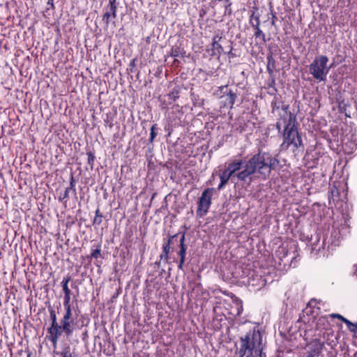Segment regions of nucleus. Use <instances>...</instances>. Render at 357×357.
<instances>
[{
	"label": "nucleus",
	"instance_id": "a19ab883",
	"mask_svg": "<svg viewBox=\"0 0 357 357\" xmlns=\"http://www.w3.org/2000/svg\"><path fill=\"white\" fill-rule=\"evenodd\" d=\"M102 218L96 216L94 220H93V224H97V225H100L102 223Z\"/></svg>",
	"mask_w": 357,
	"mask_h": 357
},
{
	"label": "nucleus",
	"instance_id": "79ce46f5",
	"mask_svg": "<svg viewBox=\"0 0 357 357\" xmlns=\"http://www.w3.org/2000/svg\"><path fill=\"white\" fill-rule=\"evenodd\" d=\"M271 15H272V17H271V24H272L273 26H275V21H276V20H277L276 15H275V13H271Z\"/></svg>",
	"mask_w": 357,
	"mask_h": 357
},
{
	"label": "nucleus",
	"instance_id": "3c124183",
	"mask_svg": "<svg viewBox=\"0 0 357 357\" xmlns=\"http://www.w3.org/2000/svg\"><path fill=\"white\" fill-rule=\"evenodd\" d=\"M70 357H72V356H71V354H70Z\"/></svg>",
	"mask_w": 357,
	"mask_h": 357
},
{
	"label": "nucleus",
	"instance_id": "423d86ee",
	"mask_svg": "<svg viewBox=\"0 0 357 357\" xmlns=\"http://www.w3.org/2000/svg\"><path fill=\"white\" fill-rule=\"evenodd\" d=\"M50 314L51 326L47 328V332L50 334L49 340L52 343L54 347H56L59 337L63 333L61 328V324L60 325L57 322L56 314L52 307H49Z\"/></svg>",
	"mask_w": 357,
	"mask_h": 357
},
{
	"label": "nucleus",
	"instance_id": "4c0bfd02",
	"mask_svg": "<svg viewBox=\"0 0 357 357\" xmlns=\"http://www.w3.org/2000/svg\"><path fill=\"white\" fill-rule=\"evenodd\" d=\"M71 280V276L68 275L64 277L61 282V284H67L68 285L70 281Z\"/></svg>",
	"mask_w": 357,
	"mask_h": 357
},
{
	"label": "nucleus",
	"instance_id": "a878e982",
	"mask_svg": "<svg viewBox=\"0 0 357 357\" xmlns=\"http://www.w3.org/2000/svg\"><path fill=\"white\" fill-rule=\"evenodd\" d=\"M268 89H272V91L269 92L271 95H275L277 92V89L275 88V81L274 78H272L270 82L267 84Z\"/></svg>",
	"mask_w": 357,
	"mask_h": 357
},
{
	"label": "nucleus",
	"instance_id": "2f4dec72",
	"mask_svg": "<svg viewBox=\"0 0 357 357\" xmlns=\"http://www.w3.org/2000/svg\"><path fill=\"white\" fill-rule=\"evenodd\" d=\"M70 188V190H73L75 194H76V188H75V180L73 176V174L71 173L70 178V186L68 188Z\"/></svg>",
	"mask_w": 357,
	"mask_h": 357
},
{
	"label": "nucleus",
	"instance_id": "58836bf2",
	"mask_svg": "<svg viewBox=\"0 0 357 357\" xmlns=\"http://www.w3.org/2000/svg\"><path fill=\"white\" fill-rule=\"evenodd\" d=\"M243 311V306L242 305L237 304V309H236V313L235 314V316H240Z\"/></svg>",
	"mask_w": 357,
	"mask_h": 357
},
{
	"label": "nucleus",
	"instance_id": "a211bd4d",
	"mask_svg": "<svg viewBox=\"0 0 357 357\" xmlns=\"http://www.w3.org/2000/svg\"><path fill=\"white\" fill-rule=\"evenodd\" d=\"M222 39V36L219 35H215L213 36L212 40V50H217L218 54L220 55L223 52V47L222 45L219 43L220 40Z\"/></svg>",
	"mask_w": 357,
	"mask_h": 357
},
{
	"label": "nucleus",
	"instance_id": "412c9836",
	"mask_svg": "<svg viewBox=\"0 0 357 357\" xmlns=\"http://www.w3.org/2000/svg\"><path fill=\"white\" fill-rule=\"evenodd\" d=\"M101 257V243H98L93 245L91 248V258L98 259Z\"/></svg>",
	"mask_w": 357,
	"mask_h": 357
},
{
	"label": "nucleus",
	"instance_id": "f704fd0d",
	"mask_svg": "<svg viewBox=\"0 0 357 357\" xmlns=\"http://www.w3.org/2000/svg\"><path fill=\"white\" fill-rule=\"evenodd\" d=\"M320 354L310 349L307 350L305 356L304 357H319Z\"/></svg>",
	"mask_w": 357,
	"mask_h": 357
},
{
	"label": "nucleus",
	"instance_id": "c756f323",
	"mask_svg": "<svg viewBox=\"0 0 357 357\" xmlns=\"http://www.w3.org/2000/svg\"><path fill=\"white\" fill-rule=\"evenodd\" d=\"M71 296H72V294H64L63 301V307L72 306Z\"/></svg>",
	"mask_w": 357,
	"mask_h": 357
},
{
	"label": "nucleus",
	"instance_id": "7ed1b4c3",
	"mask_svg": "<svg viewBox=\"0 0 357 357\" xmlns=\"http://www.w3.org/2000/svg\"><path fill=\"white\" fill-rule=\"evenodd\" d=\"M260 351H263V347L262 335L259 331L253 328L240 338V357H253L254 354H257Z\"/></svg>",
	"mask_w": 357,
	"mask_h": 357
},
{
	"label": "nucleus",
	"instance_id": "ea45409f",
	"mask_svg": "<svg viewBox=\"0 0 357 357\" xmlns=\"http://www.w3.org/2000/svg\"><path fill=\"white\" fill-rule=\"evenodd\" d=\"M320 302H317L316 299H311L310 302L308 303L309 307H314L317 303H319Z\"/></svg>",
	"mask_w": 357,
	"mask_h": 357
},
{
	"label": "nucleus",
	"instance_id": "6e6552de",
	"mask_svg": "<svg viewBox=\"0 0 357 357\" xmlns=\"http://www.w3.org/2000/svg\"><path fill=\"white\" fill-rule=\"evenodd\" d=\"M339 112L347 117H351L356 112V105L352 98H344L339 92L336 96Z\"/></svg>",
	"mask_w": 357,
	"mask_h": 357
},
{
	"label": "nucleus",
	"instance_id": "cd10ccee",
	"mask_svg": "<svg viewBox=\"0 0 357 357\" xmlns=\"http://www.w3.org/2000/svg\"><path fill=\"white\" fill-rule=\"evenodd\" d=\"M158 130L157 124H153L151 128L149 142H153L157 135L156 130Z\"/></svg>",
	"mask_w": 357,
	"mask_h": 357
},
{
	"label": "nucleus",
	"instance_id": "f8f14e48",
	"mask_svg": "<svg viewBox=\"0 0 357 357\" xmlns=\"http://www.w3.org/2000/svg\"><path fill=\"white\" fill-rule=\"evenodd\" d=\"M185 233L183 232L179 238V250L177 252L178 256L180 257L178 268L180 270H183V264L185 261V256L187 252L188 246L185 243Z\"/></svg>",
	"mask_w": 357,
	"mask_h": 357
},
{
	"label": "nucleus",
	"instance_id": "dca6fc26",
	"mask_svg": "<svg viewBox=\"0 0 357 357\" xmlns=\"http://www.w3.org/2000/svg\"><path fill=\"white\" fill-rule=\"evenodd\" d=\"M117 17V10L114 8L110 10V7L105 8V13L102 15V21L105 23L107 26L109 25L111 19H115Z\"/></svg>",
	"mask_w": 357,
	"mask_h": 357
},
{
	"label": "nucleus",
	"instance_id": "4468645a",
	"mask_svg": "<svg viewBox=\"0 0 357 357\" xmlns=\"http://www.w3.org/2000/svg\"><path fill=\"white\" fill-rule=\"evenodd\" d=\"M309 347V349L318 353L319 354H321L322 351L324 349V346L322 342H320V337H316L314 336V338L307 344Z\"/></svg>",
	"mask_w": 357,
	"mask_h": 357
},
{
	"label": "nucleus",
	"instance_id": "5701e85b",
	"mask_svg": "<svg viewBox=\"0 0 357 357\" xmlns=\"http://www.w3.org/2000/svg\"><path fill=\"white\" fill-rule=\"evenodd\" d=\"M180 93L181 87L177 85L173 88L172 91L168 94L169 98L172 100L170 103L176 101L179 98Z\"/></svg>",
	"mask_w": 357,
	"mask_h": 357
},
{
	"label": "nucleus",
	"instance_id": "603ef678",
	"mask_svg": "<svg viewBox=\"0 0 357 357\" xmlns=\"http://www.w3.org/2000/svg\"><path fill=\"white\" fill-rule=\"evenodd\" d=\"M160 1H162V0H160Z\"/></svg>",
	"mask_w": 357,
	"mask_h": 357
},
{
	"label": "nucleus",
	"instance_id": "9d476101",
	"mask_svg": "<svg viewBox=\"0 0 357 357\" xmlns=\"http://www.w3.org/2000/svg\"><path fill=\"white\" fill-rule=\"evenodd\" d=\"M214 96L218 98H222L223 96H227L225 105H228L230 109L233 108L237 98L236 93L234 92L231 89L228 90L227 85L219 86L214 92Z\"/></svg>",
	"mask_w": 357,
	"mask_h": 357
},
{
	"label": "nucleus",
	"instance_id": "c9c22d12",
	"mask_svg": "<svg viewBox=\"0 0 357 357\" xmlns=\"http://www.w3.org/2000/svg\"><path fill=\"white\" fill-rule=\"evenodd\" d=\"M61 286L62 287V290H63L64 294H72V291L70 289L68 285H67V284H61Z\"/></svg>",
	"mask_w": 357,
	"mask_h": 357
},
{
	"label": "nucleus",
	"instance_id": "8fccbe9b",
	"mask_svg": "<svg viewBox=\"0 0 357 357\" xmlns=\"http://www.w3.org/2000/svg\"><path fill=\"white\" fill-rule=\"evenodd\" d=\"M27 357H31V354L30 353L28 354Z\"/></svg>",
	"mask_w": 357,
	"mask_h": 357
},
{
	"label": "nucleus",
	"instance_id": "7c9ffc66",
	"mask_svg": "<svg viewBox=\"0 0 357 357\" xmlns=\"http://www.w3.org/2000/svg\"><path fill=\"white\" fill-rule=\"evenodd\" d=\"M250 24H260L259 16L255 15V13H253L250 17Z\"/></svg>",
	"mask_w": 357,
	"mask_h": 357
},
{
	"label": "nucleus",
	"instance_id": "393cba45",
	"mask_svg": "<svg viewBox=\"0 0 357 357\" xmlns=\"http://www.w3.org/2000/svg\"><path fill=\"white\" fill-rule=\"evenodd\" d=\"M86 155L88 156L87 162L88 164L91 166V168L93 169L94 162L96 160V156L93 153H92L91 151L86 152Z\"/></svg>",
	"mask_w": 357,
	"mask_h": 357
},
{
	"label": "nucleus",
	"instance_id": "2eb2a0df",
	"mask_svg": "<svg viewBox=\"0 0 357 357\" xmlns=\"http://www.w3.org/2000/svg\"><path fill=\"white\" fill-rule=\"evenodd\" d=\"M248 283L251 286L264 285V280H262L261 275H256L255 277V271H249L248 273Z\"/></svg>",
	"mask_w": 357,
	"mask_h": 357
},
{
	"label": "nucleus",
	"instance_id": "bb28decb",
	"mask_svg": "<svg viewBox=\"0 0 357 357\" xmlns=\"http://www.w3.org/2000/svg\"><path fill=\"white\" fill-rule=\"evenodd\" d=\"M254 36H255V38L261 39V42L263 43H266V35L263 32V31L261 29L260 31H255L254 32Z\"/></svg>",
	"mask_w": 357,
	"mask_h": 357
},
{
	"label": "nucleus",
	"instance_id": "72a5a7b5",
	"mask_svg": "<svg viewBox=\"0 0 357 357\" xmlns=\"http://www.w3.org/2000/svg\"><path fill=\"white\" fill-rule=\"evenodd\" d=\"M328 316L332 318L338 319L344 323V321L347 320V319L345 317H344L342 315H341L340 314L332 313V314H329Z\"/></svg>",
	"mask_w": 357,
	"mask_h": 357
},
{
	"label": "nucleus",
	"instance_id": "20e7f679",
	"mask_svg": "<svg viewBox=\"0 0 357 357\" xmlns=\"http://www.w3.org/2000/svg\"><path fill=\"white\" fill-rule=\"evenodd\" d=\"M328 57L326 55L316 56L312 62L309 65V72L313 78L317 81L325 82L331 66H328Z\"/></svg>",
	"mask_w": 357,
	"mask_h": 357
},
{
	"label": "nucleus",
	"instance_id": "0eeeda50",
	"mask_svg": "<svg viewBox=\"0 0 357 357\" xmlns=\"http://www.w3.org/2000/svg\"><path fill=\"white\" fill-rule=\"evenodd\" d=\"M65 312L62 319H61L60 324H61V328L63 333L67 337H70L75 330V326L76 323L75 318L73 317V308L72 306L64 307Z\"/></svg>",
	"mask_w": 357,
	"mask_h": 357
},
{
	"label": "nucleus",
	"instance_id": "aec40b11",
	"mask_svg": "<svg viewBox=\"0 0 357 357\" xmlns=\"http://www.w3.org/2000/svg\"><path fill=\"white\" fill-rule=\"evenodd\" d=\"M275 61L271 54H269L267 56V65L266 68L268 74L271 76L273 75L274 70H275Z\"/></svg>",
	"mask_w": 357,
	"mask_h": 357
},
{
	"label": "nucleus",
	"instance_id": "4be33fe9",
	"mask_svg": "<svg viewBox=\"0 0 357 357\" xmlns=\"http://www.w3.org/2000/svg\"><path fill=\"white\" fill-rule=\"evenodd\" d=\"M271 109L272 112L273 113L275 111L278 110L280 108L282 109V105H286L284 102L280 100V98L275 96H274L273 100L271 101Z\"/></svg>",
	"mask_w": 357,
	"mask_h": 357
},
{
	"label": "nucleus",
	"instance_id": "c85d7f7f",
	"mask_svg": "<svg viewBox=\"0 0 357 357\" xmlns=\"http://www.w3.org/2000/svg\"><path fill=\"white\" fill-rule=\"evenodd\" d=\"M69 192L70 188H66L63 192H60V195L58 198L59 201L60 202H62L64 200L67 199L69 197Z\"/></svg>",
	"mask_w": 357,
	"mask_h": 357
},
{
	"label": "nucleus",
	"instance_id": "39448f33",
	"mask_svg": "<svg viewBox=\"0 0 357 357\" xmlns=\"http://www.w3.org/2000/svg\"><path fill=\"white\" fill-rule=\"evenodd\" d=\"M215 189L213 188H206L202 193L197 202V215L202 218L206 215L212 204V196Z\"/></svg>",
	"mask_w": 357,
	"mask_h": 357
},
{
	"label": "nucleus",
	"instance_id": "b1692460",
	"mask_svg": "<svg viewBox=\"0 0 357 357\" xmlns=\"http://www.w3.org/2000/svg\"><path fill=\"white\" fill-rule=\"evenodd\" d=\"M344 324L347 325V327L350 332L354 333H357V323L353 324L351 321L347 319V320L344 321Z\"/></svg>",
	"mask_w": 357,
	"mask_h": 357
},
{
	"label": "nucleus",
	"instance_id": "f3484780",
	"mask_svg": "<svg viewBox=\"0 0 357 357\" xmlns=\"http://www.w3.org/2000/svg\"><path fill=\"white\" fill-rule=\"evenodd\" d=\"M220 183L218 187V190L222 189L225 185L228 183L229 180L232 178V176L225 169L221 174H219Z\"/></svg>",
	"mask_w": 357,
	"mask_h": 357
},
{
	"label": "nucleus",
	"instance_id": "9b49d317",
	"mask_svg": "<svg viewBox=\"0 0 357 357\" xmlns=\"http://www.w3.org/2000/svg\"><path fill=\"white\" fill-rule=\"evenodd\" d=\"M179 236V233L176 234L174 235L169 236L168 238L163 239L162 244V252L160 256V260H164L165 263H168L169 259V253L171 250V244L173 243V241L175 238H178Z\"/></svg>",
	"mask_w": 357,
	"mask_h": 357
},
{
	"label": "nucleus",
	"instance_id": "6ab92c4d",
	"mask_svg": "<svg viewBox=\"0 0 357 357\" xmlns=\"http://www.w3.org/2000/svg\"><path fill=\"white\" fill-rule=\"evenodd\" d=\"M185 54V51L180 45H175L171 49L170 55L172 57H183Z\"/></svg>",
	"mask_w": 357,
	"mask_h": 357
},
{
	"label": "nucleus",
	"instance_id": "49530a36",
	"mask_svg": "<svg viewBox=\"0 0 357 357\" xmlns=\"http://www.w3.org/2000/svg\"><path fill=\"white\" fill-rule=\"evenodd\" d=\"M96 216L102 218V214L100 212L99 208L96 211Z\"/></svg>",
	"mask_w": 357,
	"mask_h": 357
},
{
	"label": "nucleus",
	"instance_id": "1a4fd4ad",
	"mask_svg": "<svg viewBox=\"0 0 357 357\" xmlns=\"http://www.w3.org/2000/svg\"><path fill=\"white\" fill-rule=\"evenodd\" d=\"M316 337H320V342L328 345L331 349H334L338 344V337L335 334L333 328H328L324 331L314 334Z\"/></svg>",
	"mask_w": 357,
	"mask_h": 357
},
{
	"label": "nucleus",
	"instance_id": "de8ad7c7",
	"mask_svg": "<svg viewBox=\"0 0 357 357\" xmlns=\"http://www.w3.org/2000/svg\"><path fill=\"white\" fill-rule=\"evenodd\" d=\"M257 357H266V355L263 351H260V353L256 354Z\"/></svg>",
	"mask_w": 357,
	"mask_h": 357
},
{
	"label": "nucleus",
	"instance_id": "f257e3e1",
	"mask_svg": "<svg viewBox=\"0 0 357 357\" xmlns=\"http://www.w3.org/2000/svg\"><path fill=\"white\" fill-rule=\"evenodd\" d=\"M242 165V160H234L228 164L225 169L232 177H236L243 182L248 180L250 183L252 181V176L256 173L262 180L268 179L272 170H275L280 166V161L276 156L259 150L257 153L245 162L243 169L239 172Z\"/></svg>",
	"mask_w": 357,
	"mask_h": 357
},
{
	"label": "nucleus",
	"instance_id": "f03ea898",
	"mask_svg": "<svg viewBox=\"0 0 357 357\" xmlns=\"http://www.w3.org/2000/svg\"><path fill=\"white\" fill-rule=\"evenodd\" d=\"M289 105H282V114H280V118L276 123V128L280 131L284 125L283 142L281 146L287 149L290 146L295 149L303 146L302 137L298 131V123L296 115L289 110Z\"/></svg>",
	"mask_w": 357,
	"mask_h": 357
},
{
	"label": "nucleus",
	"instance_id": "a18cd8bd",
	"mask_svg": "<svg viewBox=\"0 0 357 357\" xmlns=\"http://www.w3.org/2000/svg\"><path fill=\"white\" fill-rule=\"evenodd\" d=\"M47 5L50 6L52 9H54V0H48Z\"/></svg>",
	"mask_w": 357,
	"mask_h": 357
},
{
	"label": "nucleus",
	"instance_id": "e433bc0d",
	"mask_svg": "<svg viewBox=\"0 0 357 357\" xmlns=\"http://www.w3.org/2000/svg\"><path fill=\"white\" fill-rule=\"evenodd\" d=\"M69 351L70 348L69 347H67L59 354H60L61 357H68Z\"/></svg>",
	"mask_w": 357,
	"mask_h": 357
},
{
	"label": "nucleus",
	"instance_id": "c03bdc74",
	"mask_svg": "<svg viewBox=\"0 0 357 357\" xmlns=\"http://www.w3.org/2000/svg\"><path fill=\"white\" fill-rule=\"evenodd\" d=\"M252 27L253 28L254 31H260L261 29H260V24H251Z\"/></svg>",
	"mask_w": 357,
	"mask_h": 357
},
{
	"label": "nucleus",
	"instance_id": "37998d69",
	"mask_svg": "<svg viewBox=\"0 0 357 357\" xmlns=\"http://www.w3.org/2000/svg\"><path fill=\"white\" fill-rule=\"evenodd\" d=\"M232 50H233V47H230V50H229V51L227 53V55H228L229 59L234 58L235 56V54L232 52Z\"/></svg>",
	"mask_w": 357,
	"mask_h": 357
},
{
	"label": "nucleus",
	"instance_id": "09e8293b",
	"mask_svg": "<svg viewBox=\"0 0 357 357\" xmlns=\"http://www.w3.org/2000/svg\"><path fill=\"white\" fill-rule=\"evenodd\" d=\"M245 130H246V128L245 127H241L240 132H242L245 131Z\"/></svg>",
	"mask_w": 357,
	"mask_h": 357
},
{
	"label": "nucleus",
	"instance_id": "473e14b6",
	"mask_svg": "<svg viewBox=\"0 0 357 357\" xmlns=\"http://www.w3.org/2000/svg\"><path fill=\"white\" fill-rule=\"evenodd\" d=\"M107 7H110V10L114 8V10L118 9V2L117 0H109V3L107 6Z\"/></svg>",
	"mask_w": 357,
	"mask_h": 357
},
{
	"label": "nucleus",
	"instance_id": "ddd939ff",
	"mask_svg": "<svg viewBox=\"0 0 357 357\" xmlns=\"http://www.w3.org/2000/svg\"><path fill=\"white\" fill-rule=\"evenodd\" d=\"M315 331L319 332L324 331L328 328H332L330 326V323L328 321V317L327 315L321 316L318 317L316 320L315 323Z\"/></svg>",
	"mask_w": 357,
	"mask_h": 357
}]
</instances>
